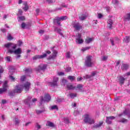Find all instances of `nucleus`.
Returning a JSON list of instances; mask_svg holds the SVG:
<instances>
[{
    "instance_id": "obj_1",
    "label": "nucleus",
    "mask_w": 130,
    "mask_h": 130,
    "mask_svg": "<svg viewBox=\"0 0 130 130\" xmlns=\"http://www.w3.org/2000/svg\"><path fill=\"white\" fill-rule=\"evenodd\" d=\"M31 86V83L29 82H27L24 84L23 86L21 85H16L15 88L13 91V92H10L9 95L12 96H14L15 93H21L23 91V89H24L25 91L26 92L29 91L30 89V86Z\"/></svg>"
},
{
    "instance_id": "obj_2",
    "label": "nucleus",
    "mask_w": 130,
    "mask_h": 130,
    "mask_svg": "<svg viewBox=\"0 0 130 130\" xmlns=\"http://www.w3.org/2000/svg\"><path fill=\"white\" fill-rule=\"evenodd\" d=\"M5 46L6 48H8L7 50L8 53L11 54H21L22 53V49L21 48L16 49L17 48V45L15 44L8 43L5 44Z\"/></svg>"
},
{
    "instance_id": "obj_3",
    "label": "nucleus",
    "mask_w": 130,
    "mask_h": 130,
    "mask_svg": "<svg viewBox=\"0 0 130 130\" xmlns=\"http://www.w3.org/2000/svg\"><path fill=\"white\" fill-rule=\"evenodd\" d=\"M83 121L85 123H88V124H93L95 123L94 119L91 118L90 116V114H85L83 115Z\"/></svg>"
},
{
    "instance_id": "obj_4",
    "label": "nucleus",
    "mask_w": 130,
    "mask_h": 130,
    "mask_svg": "<svg viewBox=\"0 0 130 130\" xmlns=\"http://www.w3.org/2000/svg\"><path fill=\"white\" fill-rule=\"evenodd\" d=\"M51 98L50 97V95L47 93L45 94L44 99L43 98V96H41L40 102L39 104V106H41L44 102H49V101L51 100Z\"/></svg>"
},
{
    "instance_id": "obj_5",
    "label": "nucleus",
    "mask_w": 130,
    "mask_h": 130,
    "mask_svg": "<svg viewBox=\"0 0 130 130\" xmlns=\"http://www.w3.org/2000/svg\"><path fill=\"white\" fill-rule=\"evenodd\" d=\"M93 61H92V57L91 56H87L86 57V59L85 61V65L86 67H88V68H91V67L93 66Z\"/></svg>"
},
{
    "instance_id": "obj_6",
    "label": "nucleus",
    "mask_w": 130,
    "mask_h": 130,
    "mask_svg": "<svg viewBox=\"0 0 130 130\" xmlns=\"http://www.w3.org/2000/svg\"><path fill=\"white\" fill-rule=\"evenodd\" d=\"M67 19L68 17L67 16H61L60 17H56L53 20V23L54 24H57L59 26H61V25H60V21H64Z\"/></svg>"
},
{
    "instance_id": "obj_7",
    "label": "nucleus",
    "mask_w": 130,
    "mask_h": 130,
    "mask_svg": "<svg viewBox=\"0 0 130 130\" xmlns=\"http://www.w3.org/2000/svg\"><path fill=\"white\" fill-rule=\"evenodd\" d=\"M76 42L77 44H82L84 42V40L82 39V35L80 34H78L76 36Z\"/></svg>"
},
{
    "instance_id": "obj_8",
    "label": "nucleus",
    "mask_w": 130,
    "mask_h": 130,
    "mask_svg": "<svg viewBox=\"0 0 130 130\" xmlns=\"http://www.w3.org/2000/svg\"><path fill=\"white\" fill-rule=\"evenodd\" d=\"M57 82H58V78L55 77L53 78V82H49V85L51 87H56L57 86Z\"/></svg>"
},
{
    "instance_id": "obj_9",
    "label": "nucleus",
    "mask_w": 130,
    "mask_h": 130,
    "mask_svg": "<svg viewBox=\"0 0 130 130\" xmlns=\"http://www.w3.org/2000/svg\"><path fill=\"white\" fill-rule=\"evenodd\" d=\"M3 88H0V94H3V93L6 92L8 90V81H5L3 85Z\"/></svg>"
},
{
    "instance_id": "obj_10",
    "label": "nucleus",
    "mask_w": 130,
    "mask_h": 130,
    "mask_svg": "<svg viewBox=\"0 0 130 130\" xmlns=\"http://www.w3.org/2000/svg\"><path fill=\"white\" fill-rule=\"evenodd\" d=\"M84 86L82 84H78L76 86H75L74 89L76 91H79V92H85V90L83 89Z\"/></svg>"
},
{
    "instance_id": "obj_11",
    "label": "nucleus",
    "mask_w": 130,
    "mask_h": 130,
    "mask_svg": "<svg viewBox=\"0 0 130 130\" xmlns=\"http://www.w3.org/2000/svg\"><path fill=\"white\" fill-rule=\"evenodd\" d=\"M111 43L112 46H114L116 44V43H118L119 42V39L117 38V37L112 38L110 39Z\"/></svg>"
},
{
    "instance_id": "obj_12",
    "label": "nucleus",
    "mask_w": 130,
    "mask_h": 130,
    "mask_svg": "<svg viewBox=\"0 0 130 130\" xmlns=\"http://www.w3.org/2000/svg\"><path fill=\"white\" fill-rule=\"evenodd\" d=\"M47 68V64H41L39 66L38 69H37V71H38V72H40V71H45Z\"/></svg>"
},
{
    "instance_id": "obj_13",
    "label": "nucleus",
    "mask_w": 130,
    "mask_h": 130,
    "mask_svg": "<svg viewBox=\"0 0 130 130\" xmlns=\"http://www.w3.org/2000/svg\"><path fill=\"white\" fill-rule=\"evenodd\" d=\"M73 25V27L75 29V30L79 31V30L82 29V25H81V24H80V23L78 22H74Z\"/></svg>"
},
{
    "instance_id": "obj_14",
    "label": "nucleus",
    "mask_w": 130,
    "mask_h": 130,
    "mask_svg": "<svg viewBox=\"0 0 130 130\" xmlns=\"http://www.w3.org/2000/svg\"><path fill=\"white\" fill-rule=\"evenodd\" d=\"M21 27L22 29L30 28V27H31V22H27L26 23L23 22L22 23H21Z\"/></svg>"
},
{
    "instance_id": "obj_15",
    "label": "nucleus",
    "mask_w": 130,
    "mask_h": 130,
    "mask_svg": "<svg viewBox=\"0 0 130 130\" xmlns=\"http://www.w3.org/2000/svg\"><path fill=\"white\" fill-rule=\"evenodd\" d=\"M31 99H32V98L31 96H28L26 100H25L24 103L26 104V105H27L28 107H30L31 106Z\"/></svg>"
},
{
    "instance_id": "obj_16",
    "label": "nucleus",
    "mask_w": 130,
    "mask_h": 130,
    "mask_svg": "<svg viewBox=\"0 0 130 130\" xmlns=\"http://www.w3.org/2000/svg\"><path fill=\"white\" fill-rule=\"evenodd\" d=\"M113 119H115V117L114 116H110V117H107L106 119V122L108 124H111L112 120Z\"/></svg>"
},
{
    "instance_id": "obj_17",
    "label": "nucleus",
    "mask_w": 130,
    "mask_h": 130,
    "mask_svg": "<svg viewBox=\"0 0 130 130\" xmlns=\"http://www.w3.org/2000/svg\"><path fill=\"white\" fill-rule=\"evenodd\" d=\"M47 54H43V55H37L33 57V59H37V58H44V57H46L47 56Z\"/></svg>"
},
{
    "instance_id": "obj_18",
    "label": "nucleus",
    "mask_w": 130,
    "mask_h": 130,
    "mask_svg": "<svg viewBox=\"0 0 130 130\" xmlns=\"http://www.w3.org/2000/svg\"><path fill=\"white\" fill-rule=\"evenodd\" d=\"M66 88L68 90H74V89H75V86L71 83H68L66 84Z\"/></svg>"
},
{
    "instance_id": "obj_19",
    "label": "nucleus",
    "mask_w": 130,
    "mask_h": 130,
    "mask_svg": "<svg viewBox=\"0 0 130 130\" xmlns=\"http://www.w3.org/2000/svg\"><path fill=\"white\" fill-rule=\"evenodd\" d=\"M97 74V72L94 71L91 73V75H86L84 78L85 79H91V77H94Z\"/></svg>"
},
{
    "instance_id": "obj_20",
    "label": "nucleus",
    "mask_w": 130,
    "mask_h": 130,
    "mask_svg": "<svg viewBox=\"0 0 130 130\" xmlns=\"http://www.w3.org/2000/svg\"><path fill=\"white\" fill-rule=\"evenodd\" d=\"M56 54H57V52L56 51L54 50L53 51V54L52 56H50L49 58L48 59H54L55 57H56Z\"/></svg>"
},
{
    "instance_id": "obj_21",
    "label": "nucleus",
    "mask_w": 130,
    "mask_h": 130,
    "mask_svg": "<svg viewBox=\"0 0 130 130\" xmlns=\"http://www.w3.org/2000/svg\"><path fill=\"white\" fill-rule=\"evenodd\" d=\"M122 115H127L128 117H130V112L125 110L123 113L119 114V116H122Z\"/></svg>"
},
{
    "instance_id": "obj_22",
    "label": "nucleus",
    "mask_w": 130,
    "mask_h": 130,
    "mask_svg": "<svg viewBox=\"0 0 130 130\" xmlns=\"http://www.w3.org/2000/svg\"><path fill=\"white\" fill-rule=\"evenodd\" d=\"M46 126H49L50 127H55V124H54L52 122H50L49 121L47 122Z\"/></svg>"
},
{
    "instance_id": "obj_23",
    "label": "nucleus",
    "mask_w": 130,
    "mask_h": 130,
    "mask_svg": "<svg viewBox=\"0 0 130 130\" xmlns=\"http://www.w3.org/2000/svg\"><path fill=\"white\" fill-rule=\"evenodd\" d=\"M107 23L108 28L111 29V28H112V24H113V21L111 19H109L107 21Z\"/></svg>"
},
{
    "instance_id": "obj_24",
    "label": "nucleus",
    "mask_w": 130,
    "mask_h": 130,
    "mask_svg": "<svg viewBox=\"0 0 130 130\" xmlns=\"http://www.w3.org/2000/svg\"><path fill=\"white\" fill-rule=\"evenodd\" d=\"M92 41H94V38H87L86 40H85V43H87V44H89V43H91V42H92Z\"/></svg>"
},
{
    "instance_id": "obj_25",
    "label": "nucleus",
    "mask_w": 130,
    "mask_h": 130,
    "mask_svg": "<svg viewBox=\"0 0 130 130\" xmlns=\"http://www.w3.org/2000/svg\"><path fill=\"white\" fill-rule=\"evenodd\" d=\"M125 80V79L122 77L120 76L119 78V82L121 85L123 84V83H124V81Z\"/></svg>"
},
{
    "instance_id": "obj_26",
    "label": "nucleus",
    "mask_w": 130,
    "mask_h": 130,
    "mask_svg": "<svg viewBox=\"0 0 130 130\" xmlns=\"http://www.w3.org/2000/svg\"><path fill=\"white\" fill-rule=\"evenodd\" d=\"M87 18V14H84L79 16V19L81 21H84Z\"/></svg>"
},
{
    "instance_id": "obj_27",
    "label": "nucleus",
    "mask_w": 130,
    "mask_h": 130,
    "mask_svg": "<svg viewBox=\"0 0 130 130\" xmlns=\"http://www.w3.org/2000/svg\"><path fill=\"white\" fill-rule=\"evenodd\" d=\"M128 69V65L127 64H122L121 69L122 71H125Z\"/></svg>"
},
{
    "instance_id": "obj_28",
    "label": "nucleus",
    "mask_w": 130,
    "mask_h": 130,
    "mask_svg": "<svg viewBox=\"0 0 130 130\" xmlns=\"http://www.w3.org/2000/svg\"><path fill=\"white\" fill-rule=\"evenodd\" d=\"M77 94L76 93H71L69 94V96L71 99H74V98H76L77 96Z\"/></svg>"
},
{
    "instance_id": "obj_29",
    "label": "nucleus",
    "mask_w": 130,
    "mask_h": 130,
    "mask_svg": "<svg viewBox=\"0 0 130 130\" xmlns=\"http://www.w3.org/2000/svg\"><path fill=\"white\" fill-rule=\"evenodd\" d=\"M54 31L55 32H57V33H58L60 35H61V36H62V33L61 32V29H60L57 27H55Z\"/></svg>"
},
{
    "instance_id": "obj_30",
    "label": "nucleus",
    "mask_w": 130,
    "mask_h": 130,
    "mask_svg": "<svg viewBox=\"0 0 130 130\" xmlns=\"http://www.w3.org/2000/svg\"><path fill=\"white\" fill-rule=\"evenodd\" d=\"M50 110H58V107L56 105H53L50 107Z\"/></svg>"
},
{
    "instance_id": "obj_31",
    "label": "nucleus",
    "mask_w": 130,
    "mask_h": 130,
    "mask_svg": "<svg viewBox=\"0 0 130 130\" xmlns=\"http://www.w3.org/2000/svg\"><path fill=\"white\" fill-rule=\"evenodd\" d=\"M24 7L23 8L24 11L26 12V11H28V9H29V6H28V5L27 4V2H25L24 4Z\"/></svg>"
},
{
    "instance_id": "obj_32",
    "label": "nucleus",
    "mask_w": 130,
    "mask_h": 130,
    "mask_svg": "<svg viewBox=\"0 0 130 130\" xmlns=\"http://www.w3.org/2000/svg\"><path fill=\"white\" fill-rule=\"evenodd\" d=\"M103 124V121H101L99 124H96L93 126V127H95V128H98V127H100L101 125Z\"/></svg>"
},
{
    "instance_id": "obj_33",
    "label": "nucleus",
    "mask_w": 130,
    "mask_h": 130,
    "mask_svg": "<svg viewBox=\"0 0 130 130\" xmlns=\"http://www.w3.org/2000/svg\"><path fill=\"white\" fill-rule=\"evenodd\" d=\"M24 71L25 72V74H31L32 73L31 69L25 68Z\"/></svg>"
},
{
    "instance_id": "obj_34",
    "label": "nucleus",
    "mask_w": 130,
    "mask_h": 130,
    "mask_svg": "<svg viewBox=\"0 0 130 130\" xmlns=\"http://www.w3.org/2000/svg\"><path fill=\"white\" fill-rule=\"evenodd\" d=\"M67 83H68V81L64 79H62L61 81V85H62V86H66Z\"/></svg>"
},
{
    "instance_id": "obj_35",
    "label": "nucleus",
    "mask_w": 130,
    "mask_h": 130,
    "mask_svg": "<svg viewBox=\"0 0 130 130\" xmlns=\"http://www.w3.org/2000/svg\"><path fill=\"white\" fill-rule=\"evenodd\" d=\"M129 37H125L124 39V42H125V43H128V42H129Z\"/></svg>"
},
{
    "instance_id": "obj_36",
    "label": "nucleus",
    "mask_w": 130,
    "mask_h": 130,
    "mask_svg": "<svg viewBox=\"0 0 130 130\" xmlns=\"http://www.w3.org/2000/svg\"><path fill=\"white\" fill-rule=\"evenodd\" d=\"M44 111H45L44 110H36V113H37V114H41V113H42V112H44Z\"/></svg>"
},
{
    "instance_id": "obj_37",
    "label": "nucleus",
    "mask_w": 130,
    "mask_h": 130,
    "mask_svg": "<svg viewBox=\"0 0 130 130\" xmlns=\"http://www.w3.org/2000/svg\"><path fill=\"white\" fill-rule=\"evenodd\" d=\"M68 79L70 80V81H74L75 80L76 77L73 76H70L68 77Z\"/></svg>"
},
{
    "instance_id": "obj_38",
    "label": "nucleus",
    "mask_w": 130,
    "mask_h": 130,
    "mask_svg": "<svg viewBox=\"0 0 130 130\" xmlns=\"http://www.w3.org/2000/svg\"><path fill=\"white\" fill-rule=\"evenodd\" d=\"M13 121L15 122V124H18V123H20V121L17 118H15L14 119H13Z\"/></svg>"
},
{
    "instance_id": "obj_39",
    "label": "nucleus",
    "mask_w": 130,
    "mask_h": 130,
    "mask_svg": "<svg viewBox=\"0 0 130 130\" xmlns=\"http://www.w3.org/2000/svg\"><path fill=\"white\" fill-rule=\"evenodd\" d=\"M120 122H122V123H126L127 122V119L123 118L119 120Z\"/></svg>"
},
{
    "instance_id": "obj_40",
    "label": "nucleus",
    "mask_w": 130,
    "mask_h": 130,
    "mask_svg": "<svg viewBox=\"0 0 130 130\" xmlns=\"http://www.w3.org/2000/svg\"><path fill=\"white\" fill-rule=\"evenodd\" d=\"M108 59V56H104L102 57V60L104 61H106Z\"/></svg>"
},
{
    "instance_id": "obj_41",
    "label": "nucleus",
    "mask_w": 130,
    "mask_h": 130,
    "mask_svg": "<svg viewBox=\"0 0 130 130\" xmlns=\"http://www.w3.org/2000/svg\"><path fill=\"white\" fill-rule=\"evenodd\" d=\"M90 48H91L90 47H86L85 48H83L82 49H81V50L82 51H86V50H89Z\"/></svg>"
},
{
    "instance_id": "obj_42",
    "label": "nucleus",
    "mask_w": 130,
    "mask_h": 130,
    "mask_svg": "<svg viewBox=\"0 0 130 130\" xmlns=\"http://www.w3.org/2000/svg\"><path fill=\"white\" fill-rule=\"evenodd\" d=\"M25 20V17L24 16H20L18 17V21L20 22V21H24Z\"/></svg>"
},
{
    "instance_id": "obj_43",
    "label": "nucleus",
    "mask_w": 130,
    "mask_h": 130,
    "mask_svg": "<svg viewBox=\"0 0 130 130\" xmlns=\"http://www.w3.org/2000/svg\"><path fill=\"white\" fill-rule=\"evenodd\" d=\"M66 57L67 58H71V52H67L66 53Z\"/></svg>"
},
{
    "instance_id": "obj_44",
    "label": "nucleus",
    "mask_w": 130,
    "mask_h": 130,
    "mask_svg": "<svg viewBox=\"0 0 130 130\" xmlns=\"http://www.w3.org/2000/svg\"><path fill=\"white\" fill-rule=\"evenodd\" d=\"M112 3L113 5H115L116 6L118 5V1L117 0H112Z\"/></svg>"
},
{
    "instance_id": "obj_45",
    "label": "nucleus",
    "mask_w": 130,
    "mask_h": 130,
    "mask_svg": "<svg viewBox=\"0 0 130 130\" xmlns=\"http://www.w3.org/2000/svg\"><path fill=\"white\" fill-rule=\"evenodd\" d=\"M63 101H64V99H60V98H58L57 100V102H63Z\"/></svg>"
},
{
    "instance_id": "obj_46",
    "label": "nucleus",
    "mask_w": 130,
    "mask_h": 130,
    "mask_svg": "<svg viewBox=\"0 0 130 130\" xmlns=\"http://www.w3.org/2000/svg\"><path fill=\"white\" fill-rule=\"evenodd\" d=\"M4 73V69L3 68H0V78L2 77V74Z\"/></svg>"
},
{
    "instance_id": "obj_47",
    "label": "nucleus",
    "mask_w": 130,
    "mask_h": 130,
    "mask_svg": "<svg viewBox=\"0 0 130 130\" xmlns=\"http://www.w3.org/2000/svg\"><path fill=\"white\" fill-rule=\"evenodd\" d=\"M71 67H67V68L66 69L65 71H66V72H67V73H69V72H71Z\"/></svg>"
},
{
    "instance_id": "obj_48",
    "label": "nucleus",
    "mask_w": 130,
    "mask_h": 130,
    "mask_svg": "<svg viewBox=\"0 0 130 130\" xmlns=\"http://www.w3.org/2000/svg\"><path fill=\"white\" fill-rule=\"evenodd\" d=\"M7 39L8 40H12L13 37L12 36H11V35H9V36H8Z\"/></svg>"
},
{
    "instance_id": "obj_49",
    "label": "nucleus",
    "mask_w": 130,
    "mask_h": 130,
    "mask_svg": "<svg viewBox=\"0 0 130 130\" xmlns=\"http://www.w3.org/2000/svg\"><path fill=\"white\" fill-rule=\"evenodd\" d=\"M64 122L65 123H69L70 120H69V119H68V118H65V119H64Z\"/></svg>"
},
{
    "instance_id": "obj_50",
    "label": "nucleus",
    "mask_w": 130,
    "mask_h": 130,
    "mask_svg": "<svg viewBox=\"0 0 130 130\" xmlns=\"http://www.w3.org/2000/svg\"><path fill=\"white\" fill-rule=\"evenodd\" d=\"M6 60H7V61H11V56H8L7 57H6Z\"/></svg>"
},
{
    "instance_id": "obj_51",
    "label": "nucleus",
    "mask_w": 130,
    "mask_h": 130,
    "mask_svg": "<svg viewBox=\"0 0 130 130\" xmlns=\"http://www.w3.org/2000/svg\"><path fill=\"white\" fill-rule=\"evenodd\" d=\"M25 79H26V76L24 75L21 77V81H25Z\"/></svg>"
},
{
    "instance_id": "obj_52",
    "label": "nucleus",
    "mask_w": 130,
    "mask_h": 130,
    "mask_svg": "<svg viewBox=\"0 0 130 130\" xmlns=\"http://www.w3.org/2000/svg\"><path fill=\"white\" fill-rule=\"evenodd\" d=\"M57 74L58 76H63L64 75L63 72H58Z\"/></svg>"
},
{
    "instance_id": "obj_53",
    "label": "nucleus",
    "mask_w": 130,
    "mask_h": 130,
    "mask_svg": "<svg viewBox=\"0 0 130 130\" xmlns=\"http://www.w3.org/2000/svg\"><path fill=\"white\" fill-rule=\"evenodd\" d=\"M46 2L48 4H52L53 3V1L52 0H46Z\"/></svg>"
},
{
    "instance_id": "obj_54",
    "label": "nucleus",
    "mask_w": 130,
    "mask_h": 130,
    "mask_svg": "<svg viewBox=\"0 0 130 130\" xmlns=\"http://www.w3.org/2000/svg\"><path fill=\"white\" fill-rule=\"evenodd\" d=\"M36 127H37L38 130V129H40V128H41V126H40V125L37 124L36 126Z\"/></svg>"
},
{
    "instance_id": "obj_55",
    "label": "nucleus",
    "mask_w": 130,
    "mask_h": 130,
    "mask_svg": "<svg viewBox=\"0 0 130 130\" xmlns=\"http://www.w3.org/2000/svg\"><path fill=\"white\" fill-rule=\"evenodd\" d=\"M23 14V11H22V10L19 9L18 11V15H22Z\"/></svg>"
},
{
    "instance_id": "obj_56",
    "label": "nucleus",
    "mask_w": 130,
    "mask_h": 130,
    "mask_svg": "<svg viewBox=\"0 0 130 130\" xmlns=\"http://www.w3.org/2000/svg\"><path fill=\"white\" fill-rule=\"evenodd\" d=\"M120 63V61L118 60L116 62V66L117 67L119 66V64Z\"/></svg>"
},
{
    "instance_id": "obj_57",
    "label": "nucleus",
    "mask_w": 130,
    "mask_h": 130,
    "mask_svg": "<svg viewBox=\"0 0 130 130\" xmlns=\"http://www.w3.org/2000/svg\"><path fill=\"white\" fill-rule=\"evenodd\" d=\"M102 17H103L102 14H98V17L99 18V19H101V18H102Z\"/></svg>"
},
{
    "instance_id": "obj_58",
    "label": "nucleus",
    "mask_w": 130,
    "mask_h": 130,
    "mask_svg": "<svg viewBox=\"0 0 130 130\" xmlns=\"http://www.w3.org/2000/svg\"><path fill=\"white\" fill-rule=\"evenodd\" d=\"M1 119H2V120H5L6 119V117H5L4 115H3L1 116Z\"/></svg>"
},
{
    "instance_id": "obj_59",
    "label": "nucleus",
    "mask_w": 130,
    "mask_h": 130,
    "mask_svg": "<svg viewBox=\"0 0 130 130\" xmlns=\"http://www.w3.org/2000/svg\"><path fill=\"white\" fill-rule=\"evenodd\" d=\"M125 76H130V72H127V73L125 74L124 75V77L125 78Z\"/></svg>"
},
{
    "instance_id": "obj_60",
    "label": "nucleus",
    "mask_w": 130,
    "mask_h": 130,
    "mask_svg": "<svg viewBox=\"0 0 130 130\" xmlns=\"http://www.w3.org/2000/svg\"><path fill=\"white\" fill-rule=\"evenodd\" d=\"M2 102V104H6L7 103V101H6L5 100H3Z\"/></svg>"
},
{
    "instance_id": "obj_61",
    "label": "nucleus",
    "mask_w": 130,
    "mask_h": 130,
    "mask_svg": "<svg viewBox=\"0 0 130 130\" xmlns=\"http://www.w3.org/2000/svg\"><path fill=\"white\" fill-rule=\"evenodd\" d=\"M22 43H23L22 42V41H18V45H19V46H21L22 45Z\"/></svg>"
},
{
    "instance_id": "obj_62",
    "label": "nucleus",
    "mask_w": 130,
    "mask_h": 130,
    "mask_svg": "<svg viewBox=\"0 0 130 130\" xmlns=\"http://www.w3.org/2000/svg\"><path fill=\"white\" fill-rule=\"evenodd\" d=\"M39 33L40 34H43V33H44V30H40L39 31Z\"/></svg>"
},
{
    "instance_id": "obj_63",
    "label": "nucleus",
    "mask_w": 130,
    "mask_h": 130,
    "mask_svg": "<svg viewBox=\"0 0 130 130\" xmlns=\"http://www.w3.org/2000/svg\"><path fill=\"white\" fill-rule=\"evenodd\" d=\"M77 114H79V111H76L74 112V115L76 116Z\"/></svg>"
},
{
    "instance_id": "obj_64",
    "label": "nucleus",
    "mask_w": 130,
    "mask_h": 130,
    "mask_svg": "<svg viewBox=\"0 0 130 130\" xmlns=\"http://www.w3.org/2000/svg\"><path fill=\"white\" fill-rule=\"evenodd\" d=\"M107 12H109L110 11V7H106Z\"/></svg>"
}]
</instances>
